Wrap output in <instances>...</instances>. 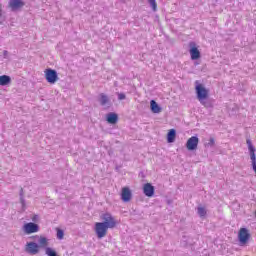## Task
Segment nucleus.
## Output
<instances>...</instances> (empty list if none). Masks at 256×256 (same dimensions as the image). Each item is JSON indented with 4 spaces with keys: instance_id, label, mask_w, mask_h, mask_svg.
Listing matches in <instances>:
<instances>
[{
    "instance_id": "16",
    "label": "nucleus",
    "mask_w": 256,
    "mask_h": 256,
    "mask_svg": "<svg viewBox=\"0 0 256 256\" xmlns=\"http://www.w3.org/2000/svg\"><path fill=\"white\" fill-rule=\"evenodd\" d=\"M118 119H119V117L115 113H109L107 115V122L111 123L112 125H115V123H117Z\"/></svg>"
},
{
    "instance_id": "19",
    "label": "nucleus",
    "mask_w": 256,
    "mask_h": 256,
    "mask_svg": "<svg viewBox=\"0 0 256 256\" xmlns=\"http://www.w3.org/2000/svg\"><path fill=\"white\" fill-rule=\"evenodd\" d=\"M63 237H65V232H63V230L57 228V239H59L61 241L63 239Z\"/></svg>"
},
{
    "instance_id": "17",
    "label": "nucleus",
    "mask_w": 256,
    "mask_h": 256,
    "mask_svg": "<svg viewBox=\"0 0 256 256\" xmlns=\"http://www.w3.org/2000/svg\"><path fill=\"white\" fill-rule=\"evenodd\" d=\"M9 83H11V77L7 76V75H2L1 76V85L2 87L5 85H9Z\"/></svg>"
},
{
    "instance_id": "3",
    "label": "nucleus",
    "mask_w": 256,
    "mask_h": 256,
    "mask_svg": "<svg viewBox=\"0 0 256 256\" xmlns=\"http://www.w3.org/2000/svg\"><path fill=\"white\" fill-rule=\"evenodd\" d=\"M196 95L198 101H205L209 96V91L206 90L205 86L199 84L198 81H196Z\"/></svg>"
},
{
    "instance_id": "11",
    "label": "nucleus",
    "mask_w": 256,
    "mask_h": 256,
    "mask_svg": "<svg viewBox=\"0 0 256 256\" xmlns=\"http://www.w3.org/2000/svg\"><path fill=\"white\" fill-rule=\"evenodd\" d=\"M131 197H132L131 189H129V187L122 188V192H121L122 201H124V203H129V201H131Z\"/></svg>"
},
{
    "instance_id": "1",
    "label": "nucleus",
    "mask_w": 256,
    "mask_h": 256,
    "mask_svg": "<svg viewBox=\"0 0 256 256\" xmlns=\"http://www.w3.org/2000/svg\"><path fill=\"white\" fill-rule=\"evenodd\" d=\"M30 239H35V241L26 242L24 247L25 253L28 255H38L41 249H45V255L47 256H59L55 248L49 247V239L44 236H33Z\"/></svg>"
},
{
    "instance_id": "23",
    "label": "nucleus",
    "mask_w": 256,
    "mask_h": 256,
    "mask_svg": "<svg viewBox=\"0 0 256 256\" xmlns=\"http://www.w3.org/2000/svg\"><path fill=\"white\" fill-rule=\"evenodd\" d=\"M206 145H207V147H213V145H215V139L210 138Z\"/></svg>"
},
{
    "instance_id": "18",
    "label": "nucleus",
    "mask_w": 256,
    "mask_h": 256,
    "mask_svg": "<svg viewBox=\"0 0 256 256\" xmlns=\"http://www.w3.org/2000/svg\"><path fill=\"white\" fill-rule=\"evenodd\" d=\"M197 213H198L199 217H205V215H207V210L203 206H198Z\"/></svg>"
},
{
    "instance_id": "4",
    "label": "nucleus",
    "mask_w": 256,
    "mask_h": 256,
    "mask_svg": "<svg viewBox=\"0 0 256 256\" xmlns=\"http://www.w3.org/2000/svg\"><path fill=\"white\" fill-rule=\"evenodd\" d=\"M101 219L104 221L102 223L105 224L108 229H114L117 225V220L109 213L102 214Z\"/></svg>"
},
{
    "instance_id": "13",
    "label": "nucleus",
    "mask_w": 256,
    "mask_h": 256,
    "mask_svg": "<svg viewBox=\"0 0 256 256\" xmlns=\"http://www.w3.org/2000/svg\"><path fill=\"white\" fill-rule=\"evenodd\" d=\"M98 101H99L100 105H102V107H105V105H109V101H110L109 96L101 93L99 95Z\"/></svg>"
},
{
    "instance_id": "15",
    "label": "nucleus",
    "mask_w": 256,
    "mask_h": 256,
    "mask_svg": "<svg viewBox=\"0 0 256 256\" xmlns=\"http://www.w3.org/2000/svg\"><path fill=\"white\" fill-rule=\"evenodd\" d=\"M150 107H151L152 113H161V107H159V104H157L155 100H151Z\"/></svg>"
},
{
    "instance_id": "5",
    "label": "nucleus",
    "mask_w": 256,
    "mask_h": 256,
    "mask_svg": "<svg viewBox=\"0 0 256 256\" xmlns=\"http://www.w3.org/2000/svg\"><path fill=\"white\" fill-rule=\"evenodd\" d=\"M107 225L103 224V222H96L95 223V233L98 239H103L107 235L108 231Z\"/></svg>"
},
{
    "instance_id": "24",
    "label": "nucleus",
    "mask_w": 256,
    "mask_h": 256,
    "mask_svg": "<svg viewBox=\"0 0 256 256\" xmlns=\"http://www.w3.org/2000/svg\"><path fill=\"white\" fill-rule=\"evenodd\" d=\"M247 145H248L249 151H251V148L255 149V147H253V144L251 143V140H247Z\"/></svg>"
},
{
    "instance_id": "21",
    "label": "nucleus",
    "mask_w": 256,
    "mask_h": 256,
    "mask_svg": "<svg viewBox=\"0 0 256 256\" xmlns=\"http://www.w3.org/2000/svg\"><path fill=\"white\" fill-rule=\"evenodd\" d=\"M20 203L23 209H25V198H23V189H21V192H20Z\"/></svg>"
},
{
    "instance_id": "2",
    "label": "nucleus",
    "mask_w": 256,
    "mask_h": 256,
    "mask_svg": "<svg viewBox=\"0 0 256 256\" xmlns=\"http://www.w3.org/2000/svg\"><path fill=\"white\" fill-rule=\"evenodd\" d=\"M44 75L47 83H49L50 85H55V83L59 81V75L57 74V71L54 69H46L44 71Z\"/></svg>"
},
{
    "instance_id": "6",
    "label": "nucleus",
    "mask_w": 256,
    "mask_h": 256,
    "mask_svg": "<svg viewBox=\"0 0 256 256\" xmlns=\"http://www.w3.org/2000/svg\"><path fill=\"white\" fill-rule=\"evenodd\" d=\"M9 7L11 11L17 13L18 11H21L23 7H25V2L23 0H10Z\"/></svg>"
},
{
    "instance_id": "12",
    "label": "nucleus",
    "mask_w": 256,
    "mask_h": 256,
    "mask_svg": "<svg viewBox=\"0 0 256 256\" xmlns=\"http://www.w3.org/2000/svg\"><path fill=\"white\" fill-rule=\"evenodd\" d=\"M143 193L146 197H153L155 195V187L151 183H146L143 186Z\"/></svg>"
},
{
    "instance_id": "22",
    "label": "nucleus",
    "mask_w": 256,
    "mask_h": 256,
    "mask_svg": "<svg viewBox=\"0 0 256 256\" xmlns=\"http://www.w3.org/2000/svg\"><path fill=\"white\" fill-rule=\"evenodd\" d=\"M200 103L204 107H207V108L211 107V102H209V101L202 100V101H200Z\"/></svg>"
},
{
    "instance_id": "27",
    "label": "nucleus",
    "mask_w": 256,
    "mask_h": 256,
    "mask_svg": "<svg viewBox=\"0 0 256 256\" xmlns=\"http://www.w3.org/2000/svg\"><path fill=\"white\" fill-rule=\"evenodd\" d=\"M0 85H1V76H0Z\"/></svg>"
},
{
    "instance_id": "26",
    "label": "nucleus",
    "mask_w": 256,
    "mask_h": 256,
    "mask_svg": "<svg viewBox=\"0 0 256 256\" xmlns=\"http://www.w3.org/2000/svg\"><path fill=\"white\" fill-rule=\"evenodd\" d=\"M3 57L4 59H9V52L7 50L3 52Z\"/></svg>"
},
{
    "instance_id": "10",
    "label": "nucleus",
    "mask_w": 256,
    "mask_h": 256,
    "mask_svg": "<svg viewBox=\"0 0 256 256\" xmlns=\"http://www.w3.org/2000/svg\"><path fill=\"white\" fill-rule=\"evenodd\" d=\"M190 55L192 61H197L201 57V52H199V49L195 47V43L193 42L190 43Z\"/></svg>"
},
{
    "instance_id": "14",
    "label": "nucleus",
    "mask_w": 256,
    "mask_h": 256,
    "mask_svg": "<svg viewBox=\"0 0 256 256\" xmlns=\"http://www.w3.org/2000/svg\"><path fill=\"white\" fill-rule=\"evenodd\" d=\"M175 137H177V132L175 131V129L169 130V132L167 134L168 143H174L175 142Z\"/></svg>"
},
{
    "instance_id": "7",
    "label": "nucleus",
    "mask_w": 256,
    "mask_h": 256,
    "mask_svg": "<svg viewBox=\"0 0 256 256\" xmlns=\"http://www.w3.org/2000/svg\"><path fill=\"white\" fill-rule=\"evenodd\" d=\"M23 231L26 235H31V233H38L39 232V225L33 222H29L24 224Z\"/></svg>"
},
{
    "instance_id": "9",
    "label": "nucleus",
    "mask_w": 256,
    "mask_h": 256,
    "mask_svg": "<svg viewBox=\"0 0 256 256\" xmlns=\"http://www.w3.org/2000/svg\"><path fill=\"white\" fill-rule=\"evenodd\" d=\"M249 237H251L249 230H247V228H241L238 234V239L241 245H245V243L249 241Z\"/></svg>"
},
{
    "instance_id": "8",
    "label": "nucleus",
    "mask_w": 256,
    "mask_h": 256,
    "mask_svg": "<svg viewBox=\"0 0 256 256\" xmlns=\"http://www.w3.org/2000/svg\"><path fill=\"white\" fill-rule=\"evenodd\" d=\"M198 145H199V137L192 136L187 140L186 148L188 149V151H195Z\"/></svg>"
},
{
    "instance_id": "20",
    "label": "nucleus",
    "mask_w": 256,
    "mask_h": 256,
    "mask_svg": "<svg viewBox=\"0 0 256 256\" xmlns=\"http://www.w3.org/2000/svg\"><path fill=\"white\" fill-rule=\"evenodd\" d=\"M153 11H157V2L155 0H147Z\"/></svg>"
},
{
    "instance_id": "25",
    "label": "nucleus",
    "mask_w": 256,
    "mask_h": 256,
    "mask_svg": "<svg viewBox=\"0 0 256 256\" xmlns=\"http://www.w3.org/2000/svg\"><path fill=\"white\" fill-rule=\"evenodd\" d=\"M125 94L124 93H119L118 94V99H119V101H123V99H125Z\"/></svg>"
}]
</instances>
